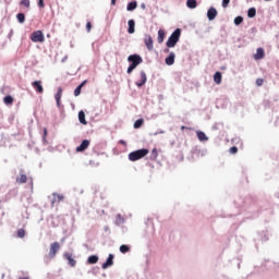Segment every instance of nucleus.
Listing matches in <instances>:
<instances>
[{"instance_id": "obj_1", "label": "nucleus", "mask_w": 279, "mask_h": 279, "mask_svg": "<svg viewBox=\"0 0 279 279\" xmlns=\"http://www.w3.org/2000/svg\"><path fill=\"white\" fill-rule=\"evenodd\" d=\"M182 34V31L180 28H177L168 38L167 43H166V47H168V49H173V47H175V45H178L179 40H180V36Z\"/></svg>"}, {"instance_id": "obj_2", "label": "nucleus", "mask_w": 279, "mask_h": 279, "mask_svg": "<svg viewBox=\"0 0 279 279\" xmlns=\"http://www.w3.org/2000/svg\"><path fill=\"white\" fill-rule=\"evenodd\" d=\"M147 154H149V149L147 148L134 150L129 154V160H131V162H136V160H141V158H145Z\"/></svg>"}, {"instance_id": "obj_3", "label": "nucleus", "mask_w": 279, "mask_h": 279, "mask_svg": "<svg viewBox=\"0 0 279 279\" xmlns=\"http://www.w3.org/2000/svg\"><path fill=\"white\" fill-rule=\"evenodd\" d=\"M128 61L131 62L130 66L126 70V73H132V71H134V69H136V66H138V64H141L143 62V58H141V56L138 54H131L128 58Z\"/></svg>"}, {"instance_id": "obj_4", "label": "nucleus", "mask_w": 279, "mask_h": 279, "mask_svg": "<svg viewBox=\"0 0 279 279\" xmlns=\"http://www.w3.org/2000/svg\"><path fill=\"white\" fill-rule=\"evenodd\" d=\"M31 40L33 43H45V35L43 34V31H35L31 35Z\"/></svg>"}, {"instance_id": "obj_5", "label": "nucleus", "mask_w": 279, "mask_h": 279, "mask_svg": "<svg viewBox=\"0 0 279 279\" xmlns=\"http://www.w3.org/2000/svg\"><path fill=\"white\" fill-rule=\"evenodd\" d=\"M58 252H60V242H53L50 245V252H49L50 258H54V256L58 254Z\"/></svg>"}, {"instance_id": "obj_6", "label": "nucleus", "mask_w": 279, "mask_h": 279, "mask_svg": "<svg viewBox=\"0 0 279 279\" xmlns=\"http://www.w3.org/2000/svg\"><path fill=\"white\" fill-rule=\"evenodd\" d=\"M32 86L38 95H43L45 93V88L43 87V81H35L32 83Z\"/></svg>"}, {"instance_id": "obj_7", "label": "nucleus", "mask_w": 279, "mask_h": 279, "mask_svg": "<svg viewBox=\"0 0 279 279\" xmlns=\"http://www.w3.org/2000/svg\"><path fill=\"white\" fill-rule=\"evenodd\" d=\"M146 83H147V74L145 73V71H141L140 80L136 82V86L141 88L142 86H145Z\"/></svg>"}, {"instance_id": "obj_8", "label": "nucleus", "mask_w": 279, "mask_h": 279, "mask_svg": "<svg viewBox=\"0 0 279 279\" xmlns=\"http://www.w3.org/2000/svg\"><path fill=\"white\" fill-rule=\"evenodd\" d=\"M144 44L147 47L148 51L154 50V39L151 38V35H146L145 36Z\"/></svg>"}, {"instance_id": "obj_9", "label": "nucleus", "mask_w": 279, "mask_h": 279, "mask_svg": "<svg viewBox=\"0 0 279 279\" xmlns=\"http://www.w3.org/2000/svg\"><path fill=\"white\" fill-rule=\"evenodd\" d=\"M114 265V255L109 254L106 263L102 264V269H108V267H112Z\"/></svg>"}, {"instance_id": "obj_10", "label": "nucleus", "mask_w": 279, "mask_h": 279, "mask_svg": "<svg viewBox=\"0 0 279 279\" xmlns=\"http://www.w3.org/2000/svg\"><path fill=\"white\" fill-rule=\"evenodd\" d=\"M208 21H215L217 19V9L215 7H210L207 11Z\"/></svg>"}, {"instance_id": "obj_11", "label": "nucleus", "mask_w": 279, "mask_h": 279, "mask_svg": "<svg viewBox=\"0 0 279 279\" xmlns=\"http://www.w3.org/2000/svg\"><path fill=\"white\" fill-rule=\"evenodd\" d=\"M90 146V141L84 140L78 147H76V151H86L88 147Z\"/></svg>"}, {"instance_id": "obj_12", "label": "nucleus", "mask_w": 279, "mask_h": 279, "mask_svg": "<svg viewBox=\"0 0 279 279\" xmlns=\"http://www.w3.org/2000/svg\"><path fill=\"white\" fill-rule=\"evenodd\" d=\"M64 258L69 262L70 267H75V265H77V262L73 258L71 253H65Z\"/></svg>"}, {"instance_id": "obj_13", "label": "nucleus", "mask_w": 279, "mask_h": 279, "mask_svg": "<svg viewBox=\"0 0 279 279\" xmlns=\"http://www.w3.org/2000/svg\"><path fill=\"white\" fill-rule=\"evenodd\" d=\"M166 64L168 66H172V64H175V53L170 52L169 56L166 58Z\"/></svg>"}, {"instance_id": "obj_14", "label": "nucleus", "mask_w": 279, "mask_h": 279, "mask_svg": "<svg viewBox=\"0 0 279 279\" xmlns=\"http://www.w3.org/2000/svg\"><path fill=\"white\" fill-rule=\"evenodd\" d=\"M15 182L17 184H26L27 183V175L23 173V171H21L20 177L16 178Z\"/></svg>"}, {"instance_id": "obj_15", "label": "nucleus", "mask_w": 279, "mask_h": 279, "mask_svg": "<svg viewBox=\"0 0 279 279\" xmlns=\"http://www.w3.org/2000/svg\"><path fill=\"white\" fill-rule=\"evenodd\" d=\"M165 36H166L165 29H159L158 37H157V43L159 45H162V43H165Z\"/></svg>"}, {"instance_id": "obj_16", "label": "nucleus", "mask_w": 279, "mask_h": 279, "mask_svg": "<svg viewBox=\"0 0 279 279\" xmlns=\"http://www.w3.org/2000/svg\"><path fill=\"white\" fill-rule=\"evenodd\" d=\"M254 58L255 60H263V58H265V50L263 48H258Z\"/></svg>"}, {"instance_id": "obj_17", "label": "nucleus", "mask_w": 279, "mask_h": 279, "mask_svg": "<svg viewBox=\"0 0 279 279\" xmlns=\"http://www.w3.org/2000/svg\"><path fill=\"white\" fill-rule=\"evenodd\" d=\"M78 121L82 125H88V122L86 121V113H84V111L78 112Z\"/></svg>"}, {"instance_id": "obj_18", "label": "nucleus", "mask_w": 279, "mask_h": 279, "mask_svg": "<svg viewBox=\"0 0 279 279\" xmlns=\"http://www.w3.org/2000/svg\"><path fill=\"white\" fill-rule=\"evenodd\" d=\"M85 84H86V81H84L81 85H78L74 89V97H80V95H82V88H84Z\"/></svg>"}, {"instance_id": "obj_19", "label": "nucleus", "mask_w": 279, "mask_h": 279, "mask_svg": "<svg viewBox=\"0 0 279 279\" xmlns=\"http://www.w3.org/2000/svg\"><path fill=\"white\" fill-rule=\"evenodd\" d=\"M87 263L89 265H97V263H99V257L97 255H90L88 258H87Z\"/></svg>"}, {"instance_id": "obj_20", "label": "nucleus", "mask_w": 279, "mask_h": 279, "mask_svg": "<svg viewBox=\"0 0 279 279\" xmlns=\"http://www.w3.org/2000/svg\"><path fill=\"white\" fill-rule=\"evenodd\" d=\"M196 135L198 141H201L202 143H204V141H208V136H206V133H204L203 131H197Z\"/></svg>"}, {"instance_id": "obj_21", "label": "nucleus", "mask_w": 279, "mask_h": 279, "mask_svg": "<svg viewBox=\"0 0 279 279\" xmlns=\"http://www.w3.org/2000/svg\"><path fill=\"white\" fill-rule=\"evenodd\" d=\"M54 99L57 101L58 108H60V99H62V88H59L57 94L54 95Z\"/></svg>"}, {"instance_id": "obj_22", "label": "nucleus", "mask_w": 279, "mask_h": 279, "mask_svg": "<svg viewBox=\"0 0 279 279\" xmlns=\"http://www.w3.org/2000/svg\"><path fill=\"white\" fill-rule=\"evenodd\" d=\"M3 102L5 104V106H12V104H14V98L8 95L3 98Z\"/></svg>"}, {"instance_id": "obj_23", "label": "nucleus", "mask_w": 279, "mask_h": 279, "mask_svg": "<svg viewBox=\"0 0 279 279\" xmlns=\"http://www.w3.org/2000/svg\"><path fill=\"white\" fill-rule=\"evenodd\" d=\"M186 5L190 8V10H195V8H197V0H187Z\"/></svg>"}, {"instance_id": "obj_24", "label": "nucleus", "mask_w": 279, "mask_h": 279, "mask_svg": "<svg viewBox=\"0 0 279 279\" xmlns=\"http://www.w3.org/2000/svg\"><path fill=\"white\" fill-rule=\"evenodd\" d=\"M136 8H138V3H136V1H133L128 4L126 10L129 12H132V11L136 10Z\"/></svg>"}, {"instance_id": "obj_25", "label": "nucleus", "mask_w": 279, "mask_h": 279, "mask_svg": "<svg viewBox=\"0 0 279 279\" xmlns=\"http://www.w3.org/2000/svg\"><path fill=\"white\" fill-rule=\"evenodd\" d=\"M135 25H136V23L134 22V20H130V21H129V29H128L129 34H134V32H135V29H134Z\"/></svg>"}, {"instance_id": "obj_26", "label": "nucleus", "mask_w": 279, "mask_h": 279, "mask_svg": "<svg viewBox=\"0 0 279 279\" xmlns=\"http://www.w3.org/2000/svg\"><path fill=\"white\" fill-rule=\"evenodd\" d=\"M214 82L216 84H221V72H216L214 75Z\"/></svg>"}, {"instance_id": "obj_27", "label": "nucleus", "mask_w": 279, "mask_h": 279, "mask_svg": "<svg viewBox=\"0 0 279 279\" xmlns=\"http://www.w3.org/2000/svg\"><path fill=\"white\" fill-rule=\"evenodd\" d=\"M247 16L248 19H254V16H256V8L248 9Z\"/></svg>"}, {"instance_id": "obj_28", "label": "nucleus", "mask_w": 279, "mask_h": 279, "mask_svg": "<svg viewBox=\"0 0 279 279\" xmlns=\"http://www.w3.org/2000/svg\"><path fill=\"white\" fill-rule=\"evenodd\" d=\"M120 252L121 254H128V252H130V246H128L126 244H122L120 246Z\"/></svg>"}, {"instance_id": "obj_29", "label": "nucleus", "mask_w": 279, "mask_h": 279, "mask_svg": "<svg viewBox=\"0 0 279 279\" xmlns=\"http://www.w3.org/2000/svg\"><path fill=\"white\" fill-rule=\"evenodd\" d=\"M158 158V149L154 148L150 154V160H157Z\"/></svg>"}, {"instance_id": "obj_30", "label": "nucleus", "mask_w": 279, "mask_h": 279, "mask_svg": "<svg viewBox=\"0 0 279 279\" xmlns=\"http://www.w3.org/2000/svg\"><path fill=\"white\" fill-rule=\"evenodd\" d=\"M143 123H144L143 119L136 120V121L134 122V128H135V130H138V128H142V126H143Z\"/></svg>"}, {"instance_id": "obj_31", "label": "nucleus", "mask_w": 279, "mask_h": 279, "mask_svg": "<svg viewBox=\"0 0 279 279\" xmlns=\"http://www.w3.org/2000/svg\"><path fill=\"white\" fill-rule=\"evenodd\" d=\"M16 19H17L19 23H25V14L19 13L16 15Z\"/></svg>"}, {"instance_id": "obj_32", "label": "nucleus", "mask_w": 279, "mask_h": 279, "mask_svg": "<svg viewBox=\"0 0 279 279\" xmlns=\"http://www.w3.org/2000/svg\"><path fill=\"white\" fill-rule=\"evenodd\" d=\"M17 238L19 239H25V229H19L17 230Z\"/></svg>"}, {"instance_id": "obj_33", "label": "nucleus", "mask_w": 279, "mask_h": 279, "mask_svg": "<svg viewBox=\"0 0 279 279\" xmlns=\"http://www.w3.org/2000/svg\"><path fill=\"white\" fill-rule=\"evenodd\" d=\"M243 23V16H236L234 19V25H241Z\"/></svg>"}, {"instance_id": "obj_34", "label": "nucleus", "mask_w": 279, "mask_h": 279, "mask_svg": "<svg viewBox=\"0 0 279 279\" xmlns=\"http://www.w3.org/2000/svg\"><path fill=\"white\" fill-rule=\"evenodd\" d=\"M116 222L119 225L123 223V217L121 216V214H118L117 215V219H116Z\"/></svg>"}, {"instance_id": "obj_35", "label": "nucleus", "mask_w": 279, "mask_h": 279, "mask_svg": "<svg viewBox=\"0 0 279 279\" xmlns=\"http://www.w3.org/2000/svg\"><path fill=\"white\" fill-rule=\"evenodd\" d=\"M29 0H21L20 5H24L25 8H29Z\"/></svg>"}, {"instance_id": "obj_36", "label": "nucleus", "mask_w": 279, "mask_h": 279, "mask_svg": "<svg viewBox=\"0 0 279 279\" xmlns=\"http://www.w3.org/2000/svg\"><path fill=\"white\" fill-rule=\"evenodd\" d=\"M230 154H236L239 151V148L236 146H232L230 149H229Z\"/></svg>"}, {"instance_id": "obj_37", "label": "nucleus", "mask_w": 279, "mask_h": 279, "mask_svg": "<svg viewBox=\"0 0 279 279\" xmlns=\"http://www.w3.org/2000/svg\"><path fill=\"white\" fill-rule=\"evenodd\" d=\"M90 29H93V24L90 22L86 23V32L90 33Z\"/></svg>"}, {"instance_id": "obj_38", "label": "nucleus", "mask_w": 279, "mask_h": 279, "mask_svg": "<svg viewBox=\"0 0 279 279\" xmlns=\"http://www.w3.org/2000/svg\"><path fill=\"white\" fill-rule=\"evenodd\" d=\"M230 5V0H222V8H228Z\"/></svg>"}, {"instance_id": "obj_39", "label": "nucleus", "mask_w": 279, "mask_h": 279, "mask_svg": "<svg viewBox=\"0 0 279 279\" xmlns=\"http://www.w3.org/2000/svg\"><path fill=\"white\" fill-rule=\"evenodd\" d=\"M38 8H45V0H38Z\"/></svg>"}, {"instance_id": "obj_40", "label": "nucleus", "mask_w": 279, "mask_h": 279, "mask_svg": "<svg viewBox=\"0 0 279 279\" xmlns=\"http://www.w3.org/2000/svg\"><path fill=\"white\" fill-rule=\"evenodd\" d=\"M265 81L263 78H257L256 84L257 86H260Z\"/></svg>"}, {"instance_id": "obj_41", "label": "nucleus", "mask_w": 279, "mask_h": 279, "mask_svg": "<svg viewBox=\"0 0 279 279\" xmlns=\"http://www.w3.org/2000/svg\"><path fill=\"white\" fill-rule=\"evenodd\" d=\"M47 138V129H44V141Z\"/></svg>"}, {"instance_id": "obj_42", "label": "nucleus", "mask_w": 279, "mask_h": 279, "mask_svg": "<svg viewBox=\"0 0 279 279\" xmlns=\"http://www.w3.org/2000/svg\"><path fill=\"white\" fill-rule=\"evenodd\" d=\"M57 197H58L59 202H62V199H64V196L58 195Z\"/></svg>"}, {"instance_id": "obj_43", "label": "nucleus", "mask_w": 279, "mask_h": 279, "mask_svg": "<svg viewBox=\"0 0 279 279\" xmlns=\"http://www.w3.org/2000/svg\"><path fill=\"white\" fill-rule=\"evenodd\" d=\"M111 5H117V0H111Z\"/></svg>"}, {"instance_id": "obj_44", "label": "nucleus", "mask_w": 279, "mask_h": 279, "mask_svg": "<svg viewBox=\"0 0 279 279\" xmlns=\"http://www.w3.org/2000/svg\"><path fill=\"white\" fill-rule=\"evenodd\" d=\"M163 51L165 53H169V48H166Z\"/></svg>"}, {"instance_id": "obj_45", "label": "nucleus", "mask_w": 279, "mask_h": 279, "mask_svg": "<svg viewBox=\"0 0 279 279\" xmlns=\"http://www.w3.org/2000/svg\"><path fill=\"white\" fill-rule=\"evenodd\" d=\"M121 145H125V141L121 140L120 141Z\"/></svg>"}]
</instances>
